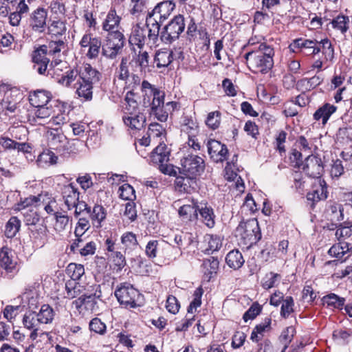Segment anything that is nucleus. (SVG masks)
I'll return each mask as SVG.
<instances>
[{"instance_id": "7c9ffc66", "label": "nucleus", "mask_w": 352, "mask_h": 352, "mask_svg": "<svg viewBox=\"0 0 352 352\" xmlns=\"http://www.w3.org/2000/svg\"><path fill=\"white\" fill-rule=\"evenodd\" d=\"M170 151L164 143L159 145L151 153V161L155 164L163 166L169 159Z\"/></svg>"}, {"instance_id": "052dcab7", "label": "nucleus", "mask_w": 352, "mask_h": 352, "mask_svg": "<svg viewBox=\"0 0 352 352\" xmlns=\"http://www.w3.org/2000/svg\"><path fill=\"white\" fill-rule=\"evenodd\" d=\"M130 74L128 69V59L122 58L115 73V78L124 82Z\"/></svg>"}, {"instance_id": "bb28decb", "label": "nucleus", "mask_w": 352, "mask_h": 352, "mask_svg": "<svg viewBox=\"0 0 352 352\" xmlns=\"http://www.w3.org/2000/svg\"><path fill=\"white\" fill-rule=\"evenodd\" d=\"M175 8V4L172 1H164L159 3L150 13L159 19L160 21H164L168 19Z\"/></svg>"}, {"instance_id": "5fc2aeb1", "label": "nucleus", "mask_w": 352, "mask_h": 352, "mask_svg": "<svg viewBox=\"0 0 352 352\" xmlns=\"http://www.w3.org/2000/svg\"><path fill=\"white\" fill-rule=\"evenodd\" d=\"M67 273L71 277L70 280L77 282L85 274V268L80 264L70 263L67 267Z\"/></svg>"}, {"instance_id": "e2e57ef3", "label": "nucleus", "mask_w": 352, "mask_h": 352, "mask_svg": "<svg viewBox=\"0 0 352 352\" xmlns=\"http://www.w3.org/2000/svg\"><path fill=\"white\" fill-rule=\"evenodd\" d=\"M78 76V72L77 70L69 69L60 78H58V82L68 87L76 80Z\"/></svg>"}, {"instance_id": "9d476101", "label": "nucleus", "mask_w": 352, "mask_h": 352, "mask_svg": "<svg viewBox=\"0 0 352 352\" xmlns=\"http://www.w3.org/2000/svg\"><path fill=\"white\" fill-rule=\"evenodd\" d=\"M181 170L184 175L197 178L204 170V160L195 155H188L181 160Z\"/></svg>"}, {"instance_id": "1a4fd4ad", "label": "nucleus", "mask_w": 352, "mask_h": 352, "mask_svg": "<svg viewBox=\"0 0 352 352\" xmlns=\"http://www.w3.org/2000/svg\"><path fill=\"white\" fill-rule=\"evenodd\" d=\"M124 41L122 33L108 34L105 43L101 47L102 56L111 59L116 58L124 47Z\"/></svg>"}, {"instance_id": "13d9d810", "label": "nucleus", "mask_w": 352, "mask_h": 352, "mask_svg": "<svg viewBox=\"0 0 352 352\" xmlns=\"http://www.w3.org/2000/svg\"><path fill=\"white\" fill-rule=\"evenodd\" d=\"M121 243L126 250L135 249L138 244L136 235L131 232H126L122 235Z\"/></svg>"}, {"instance_id": "e433bc0d", "label": "nucleus", "mask_w": 352, "mask_h": 352, "mask_svg": "<svg viewBox=\"0 0 352 352\" xmlns=\"http://www.w3.org/2000/svg\"><path fill=\"white\" fill-rule=\"evenodd\" d=\"M154 60L159 68L168 67L173 60V52L166 48L159 50L155 53Z\"/></svg>"}, {"instance_id": "473e14b6", "label": "nucleus", "mask_w": 352, "mask_h": 352, "mask_svg": "<svg viewBox=\"0 0 352 352\" xmlns=\"http://www.w3.org/2000/svg\"><path fill=\"white\" fill-rule=\"evenodd\" d=\"M140 110L141 109L137 101V96L134 91L133 90L127 91L124 97V102L122 105L123 115H131L132 112Z\"/></svg>"}, {"instance_id": "412c9836", "label": "nucleus", "mask_w": 352, "mask_h": 352, "mask_svg": "<svg viewBox=\"0 0 352 352\" xmlns=\"http://www.w3.org/2000/svg\"><path fill=\"white\" fill-rule=\"evenodd\" d=\"M344 208L342 204L338 203H331L327 207L324 212L327 220L331 221L332 225L336 228L342 224L340 221L344 219Z\"/></svg>"}, {"instance_id": "338daca9", "label": "nucleus", "mask_w": 352, "mask_h": 352, "mask_svg": "<svg viewBox=\"0 0 352 352\" xmlns=\"http://www.w3.org/2000/svg\"><path fill=\"white\" fill-rule=\"evenodd\" d=\"M294 299L292 296L285 298L280 309V316L285 318H287L294 311Z\"/></svg>"}, {"instance_id": "423d86ee", "label": "nucleus", "mask_w": 352, "mask_h": 352, "mask_svg": "<svg viewBox=\"0 0 352 352\" xmlns=\"http://www.w3.org/2000/svg\"><path fill=\"white\" fill-rule=\"evenodd\" d=\"M0 93H3V98L0 102V111L6 113L15 112L23 99V93L18 88L7 85L0 86Z\"/></svg>"}, {"instance_id": "69168bd1", "label": "nucleus", "mask_w": 352, "mask_h": 352, "mask_svg": "<svg viewBox=\"0 0 352 352\" xmlns=\"http://www.w3.org/2000/svg\"><path fill=\"white\" fill-rule=\"evenodd\" d=\"M221 123V113L218 111H212L208 113L206 124L211 129H217Z\"/></svg>"}, {"instance_id": "2eb2a0df", "label": "nucleus", "mask_w": 352, "mask_h": 352, "mask_svg": "<svg viewBox=\"0 0 352 352\" xmlns=\"http://www.w3.org/2000/svg\"><path fill=\"white\" fill-rule=\"evenodd\" d=\"M182 132L188 135V144L195 151L199 150L201 146L197 138L199 126L192 120H186L182 126Z\"/></svg>"}, {"instance_id": "6e6d98bb", "label": "nucleus", "mask_w": 352, "mask_h": 352, "mask_svg": "<svg viewBox=\"0 0 352 352\" xmlns=\"http://www.w3.org/2000/svg\"><path fill=\"white\" fill-rule=\"evenodd\" d=\"M79 84L77 88L76 93L79 97L84 98L85 100H89L92 98V89L94 84L89 82H83L78 80Z\"/></svg>"}, {"instance_id": "aec40b11", "label": "nucleus", "mask_w": 352, "mask_h": 352, "mask_svg": "<svg viewBox=\"0 0 352 352\" xmlns=\"http://www.w3.org/2000/svg\"><path fill=\"white\" fill-rule=\"evenodd\" d=\"M289 50L297 52L300 49H306L309 54H317L320 52V47L317 46L316 40L303 39L302 38L294 39L289 45Z\"/></svg>"}, {"instance_id": "0e129e2a", "label": "nucleus", "mask_w": 352, "mask_h": 352, "mask_svg": "<svg viewBox=\"0 0 352 352\" xmlns=\"http://www.w3.org/2000/svg\"><path fill=\"white\" fill-rule=\"evenodd\" d=\"M118 194L124 200H133L135 198V190L129 184L122 185L118 189Z\"/></svg>"}, {"instance_id": "603ef678", "label": "nucleus", "mask_w": 352, "mask_h": 352, "mask_svg": "<svg viewBox=\"0 0 352 352\" xmlns=\"http://www.w3.org/2000/svg\"><path fill=\"white\" fill-rule=\"evenodd\" d=\"M317 46L320 47V52L324 56L327 60L331 61L334 58V50L332 47L331 41L328 38L317 41Z\"/></svg>"}, {"instance_id": "3c124183", "label": "nucleus", "mask_w": 352, "mask_h": 352, "mask_svg": "<svg viewBox=\"0 0 352 352\" xmlns=\"http://www.w3.org/2000/svg\"><path fill=\"white\" fill-rule=\"evenodd\" d=\"M33 310L30 309V311L25 314L23 317V324L28 329L37 328L41 324L38 318L36 316V313Z\"/></svg>"}, {"instance_id": "f704fd0d", "label": "nucleus", "mask_w": 352, "mask_h": 352, "mask_svg": "<svg viewBox=\"0 0 352 352\" xmlns=\"http://www.w3.org/2000/svg\"><path fill=\"white\" fill-rule=\"evenodd\" d=\"M337 107L329 103H326L320 107L314 113V118L315 120L319 121L322 120V123L324 125L329 120L331 116L335 113Z\"/></svg>"}, {"instance_id": "f8f14e48", "label": "nucleus", "mask_w": 352, "mask_h": 352, "mask_svg": "<svg viewBox=\"0 0 352 352\" xmlns=\"http://www.w3.org/2000/svg\"><path fill=\"white\" fill-rule=\"evenodd\" d=\"M164 92H157L152 102L150 103V99H148L146 104L151 106V114L160 122H166L169 114L166 108H164Z\"/></svg>"}, {"instance_id": "c756f323", "label": "nucleus", "mask_w": 352, "mask_h": 352, "mask_svg": "<svg viewBox=\"0 0 352 352\" xmlns=\"http://www.w3.org/2000/svg\"><path fill=\"white\" fill-rule=\"evenodd\" d=\"M146 41L145 30L140 23L133 25L129 41L131 45H135L138 49H142Z\"/></svg>"}, {"instance_id": "680f3d73", "label": "nucleus", "mask_w": 352, "mask_h": 352, "mask_svg": "<svg viewBox=\"0 0 352 352\" xmlns=\"http://www.w3.org/2000/svg\"><path fill=\"white\" fill-rule=\"evenodd\" d=\"M47 45H42L34 51L32 60L34 63H49L50 59L46 56Z\"/></svg>"}, {"instance_id": "864d4df0", "label": "nucleus", "mask_w": 352, "mask_h": 352, "mask_svg": "<svg viewBox=\"0 0 352 352\" xmlns=\"http://www.w3.org/2000/svg\"><path fill=\"white\" fill-rule=\"evenodd\" d=\"M21 227V221L16 217H12L6 226L5 234L8 238L15 236Z\"/></svg>"}, {"instance_id": "79ce46f5", "label": "nucleus", "mask_w": 352, "mask_h": 352, "mask_svg": "<svg viewBox=\"0 0 352 352\" xmlns=\"http://www.w3.org/2000/svg\"><path fill=\"white\" fill-rule=\"evenodd\" d=\"M106 216L107 211L104 207L100 205H95L90 215L93 226L96 228H100Z\"/></svg>"}, {"instance_id": "f3484780", "label": "nucleus", "mask_w": 352, "mask_h": 352, "mask_svg": "<svg viewBox=\"0 0 352 352\" xmlns=\"http://www.w3.org/2000/svg\"><path fill=\"white\" fill-rule=\"evenodd\" d=\"M47 11L43 8H38L30 16V26L33 31L43 33L46 29Z\"/></svg>"}, {"instance_id": "4d7b16f0", "label": "nucleus", "mask_w": 352, "mask_h": 352, "mask_svg": "<svg viewBox=\"0 0 352 352\" xmlns=\"http://www.w3.org/2000/svg\"><path fill=\"white\" fill-rule=\"evenodd\" d=\"M203 293L204 290L201 287H199L195 290L193 300L188 307V314H193L197 311V309L201 306Z\"/></svg>"}, {"instance_id": "5701e85b", "label": "nucleus", "mask_w": 352, "mask_h": 352, "mask_svg": "<svg viewBox=\"0 0 352 352\" xmlns=\"http://www.w3.org/2000/svg\"><path fill=\"white\" fill-rule=\"evenodd\" d=\"M122 120L124 124L131 129L140 130L146 122V116L140 110L131 113V115L124 114Z\"/></svg>"}, {"instance_id": "0eeeda50", "label": "nucleus", "mask_w": 352, "mask_h": 352, "mask_svg": "<svg viewBox=\"0 0 352 352\" xmlns=\"http://www.w3.org/2000/svg\"><path fill=\"white\" fill-rule=\"evenodd\" d=\"M80 52L89 59H96L101 51L102 40L91 32L84 34L79 42Z\"/></svg>"}, {"instance_id": "cd10ccee", "label": "nucleus", "mask_w": 352, "mask_h": 352, "mask_svg": "<svg viewBox=\"0 0 352 352\" xmlns=\"http://www.w3.org/2000/svg\"><path fill=\"white\" fill-rule=\"evenodd\" d=\"M159 19L153 16L151 13H148L146 19V25L148 28V38L153 44H155L158 41L160 34V23Z\"/></svg>"}, {"instance_id": "20e7f679", "label": "nucleus", "mask_w": 352, "mask_h": 352, "mask_svg": "<svg viewBox=\"0 0 352 352\" xmlns=\"http://www.w3.org/2000/svg\"><path fill=\"white\" fill-rule=\"evenodd\" d=\"M235 236L240 243L250 246L261 238L257 220L254 218L241 222L235 230Z\"/></svg>"}, {"instance_id": "de8ad7c7", "label": "nucleus", "mask_w": 352, "mask_h": 352, "mask_svg": "<svg viewBox=\"0 0 352 352\" xmlns=\"http://www.w3.org/2000/svg\"><path fill=\"white\" fill-rule=\"evenodd\" d=\"M36 316L38 318L41 324H48L53 320L54 312L49 305H43L38 313L36 314Z\"/></svg>"}, {"instance_id": "7ed1b4c3", "label": "nucleus", "mask_w": 352, "mask_h": 352, "mask_svg": "<svg viewBox=\"0 0 352 352\" xmlns=\"http://www.w3.org/2000/svg\"><path fill=\"white\" fill-rule=\"evenodd\" d=\"M18 300H20V305H6L2 311L3 318L10 322H12L19 313L22 311L23 308L34 309L38 305V294L34 288H26L25 292L18 297Z\"/></svg>"}, {"instance_id": "c85d7f7f", "label": "nucleus", "mask_w": 352, "mask_h": 352, "mask_svg": "<svg viewBox=\"0 0 352 352\" xmlns=\"http://www.w3.org/2000/svg\"><path fill=\"white\" fill-rule=\"evenodd\" d=\"M198 213L201 217V221L208 228H212L215 224V215L211 206L207 203H199Z\"/></svg>"}, {"instance_id": "09e8293b", "label": "nucleus", "mask_w": 352, "mask_h": 352, "mask_svg": "<svg viewBox=\"0 0 352 352\" xmlns=\"http://www.w3.org/2000/svg\"><path fill=\"white\" fill-rule=\"evenodd\" d=\"M195 179L196 178L185 175V177H177L175 183L177 186L181 188L180 190L190 192L191 189H194L196 186Z\"/></svg>"}, {"instance_id": "a878e982", "label": "nucleus", "mask_w": 352, "mask_h": 352, "mask_svg": "<svg viewBox=\"0 0 352 352\" xmlns=\"http://www.w3.org/2000/svg\"><path fill=\"white\" fill-rule=\"evenodd\" d=\"M51 99V93L43 89L34 91L29 95L30 103L34 108L48 105Z\"/></svg>"}, {"instance_id": "c9c22d12", "label": "nucleus", "mask_w": 352, "mask_h": 352, "mask_svg": "<svg viewBox=\"0 0 352 352\" xmlns=\"http://www.w3.org/2000/svg\"><path fill=\"white\" fill-rule=\"evenodd\" d=\"M67 26L65 21L60 19L52 20L47 26V33L52 38H58L65 35Z\"/></svg>"}, {"instance_id": "6e6552de", "label": "nucleus", "mask_w": 352, "mask_h": 352, "mask_svg": "<svg viewBox=\"0 0 352 352\" xmlns=\"http://www.w3.org/2000/svg\"><path fill=\"white\" fill-rule=\"evenodd\" d=\"M184 17L178 14L166 25L161 32L160 38L165 43H171L177 40L185 29Z\"/></svg>"}, {"instance_id": "c03bdc74", "label": "nucleus", "mask_w": 352, "mask_h": 352, "mask_svg": "<svg viewBox=\"0 0 352 352\" xmlns=\"http://www.w3.org/2000/svg\"><path fill=\"white\" fill-rule=\"evenodd\" d=\"M327 197V192L321 182L320 181L319 185L315 186L312 191L307 195V198L309 201L313 202H318L320 200H324Z\"/></svg>"}, {"instance_id": "4468645a", "label": "nucleus", "mask_w": 352, "mask_h": 352, "mask_svg": "<svg viewBox=\"0 0 352 352\" xmlns=\"http://www.w3.org/2000/svg\"><path fill=\"white\" fill-rule=\"evenodd\" d=\"M17 261L13 251L3 246L0 249V268L3 270L6 274H13L16 269Z\"/></svg>"}, {"instance_id": "b1692460", "label": "nucleus", "mask_w": 352, "mask_h": 352, "mask_svg": "<svg viewBox=\"0 0 352 352\" xmlns=\"http://www.w3.org/2000/svg\"><path fill=\"white\" fill-rule=\"evenodd\" d=\"M79 81L96 84L99 82L100 73L93 68L89 64H84L78 72Z\"/></svg>"}, {"instance_id": "6ab92c4d", "label": "nucleus", "mask_w": 352, "mask_h": 352, "mask_svg": "<svg viewBox=\"0 0 352 352\" xmlns=\"http://www.w3.org/2000/svg\"><path fill=\"white\" fill-rule=\"evenodd\" d=\"M58 127L50 129L47 131L46 136L49 146L60 153L64 144L67 142V138L62 131L58 130Z\"/></svg>"}, {"instance_id": "a18cd8bd", "label": "nucleus", "mask_w": 352, "mask_h": 352, "mask_svg": "<svg viewBox=\"0 0 352 352\" xmlns=\"http://www.w3.org/2000/svg\"><path fill=\"white\" fill-rule=\"evenodd\" d=\"M57 159L58 157L52 151L45 150L38 156L36 162L39 166L46 167L55 164L57 162Z\"/></svg>"}, {"instance_id": "ddd939ff", "label": "nucleus", "mask_w": 352, "mask_h": 352, "mask_svg": "<svg viewBox=\"0 0 352 352\" xmlns=\"http://www.w3.org/2000/svg\"><path fill=\"white\" fill-rule=\"evenodd\" d=\"M198 210L199 202L191 199L179 207L178 214L183 222H195L198 219Z\"/></svg>"}, {"instance_id": "f03ea898", "label": "nucleus", "mask_w": 352, "mask_h": 352, "mask_svg": "<svg viewBox=\"0 0 352 352\" xmlns=\"http://www.w3.org/2000/svg\"><path fill=\"white\" fill-rule=\"evenodd\" d=\"M274 48L266 44L261 43L257 50H252L245 55L248 67L254 73L266 74L274 65Z\"/></svg>"}, {"instance_id": "4be33fe9", "label": "nucleus", "mask_w": 352, "mask_h": 352, "mask_svg": "<svg viewBox=\"0 0 352 352\" xmlns=\"http://www.w3.org/2000/svg\"><path fill=\"white\" fill-rule=\"evenodd\" d=\"M302 170L311 177H320L323 170L320 159L311 155H308L302 166Z\"/></svg>"}, {"instance_id": "72a5a7b5", "label": "nucleus", "mask_w": 352, "mask_h": 352, "mask_svg": "<svg viewBox=\"0 0 352 352\" xmlns=\"http://www.w3.org/2000/svg\"><path fill=\"white\" fill-rule=\"evenodd\" d=\"M219 262L217 258L210 257L204 261L202 271L205 279L209 281L214 275L217 274L219 270Z\"/></svg>"}, {"instance_id": "a211bd4d", "label": "nucleus", "mask_w": 352, "mask_h": 352, "mask_svg": "<svg viewBox=\"0 0 352 352\" xmlns=\"http://www.w3.org/2000/svg\"><path fill=\"white\" fill-rule=\"evenodd\" d=\"M208 151L210 157L216 162L226 160L228 148L225 144L215 140H210L207 143Z\"/></svg>"}, {"instance_id": "393cba45", "label": "nucleus", "mask_w": 352, "mask_h": 352, "mask_svg": "<svg viewBox=\"0 0 352 352\" xmlns=\"http://www.w3.org/2000/svg\"><path fill=\"white\" fill-rule=\"evenodd\" d=\"M62 196L68 210L73 209L79 200L78 189L72 184L65 185L62 188Z\"/></svg>"}, {"instance_id": "ea45409f", "label": "nucleus", "mask_w": 352, "mask_h": 352, "mask_svg": "<svg viewBox=\"0 0 352 352\" xmlns=\"http://www.w3.org/2000/svg\"><path fill=\"white\" fill-rule=\"evenodd\" d=\"M85 290L86 289L84 286L74 280H69L65 283V297L69 299L76 298Z\"/></svg>"}, {"instance_id": "bf43d9fd", "label": "nucleus", "mask_w": 352, "mask_h": 352, "mask_svg": "<svg viewBox=\"0 0 352 352\" xmlns=\"http://www.w3.org/2000/svg\"><path fill=\"white\" fill-rule=\"evenodd\" d=\"M280 276L278 274L270 272L267 274L262 279V287L265 289H271L276 286L280 280Z\"/></svg>"}, {"instance_id": "f257e3e1", "label": "nucleus", "mask_w": 352, "mask_h": 352, "mask_svg": "<svg viewBox=\"0 0 352 352\" xmlns=\"http://www.w3.org/2000/svg\"><path fill=\"white\" fill-rule=\"evenodd\" d=\"M67 109L66 103L56 100L53 104L36 107L29 120L34 125L49 124L51 126H61L69 120Z\"/></svg>"}, {"instance_id": "39448f33", "label": "nucleus", "mask_w": 352, "mask_h": 352, "mask_svg": "<svg viewBox=\"0 0 352 352\" xmlns=\"http://www.w3.org/2000/svg\"><path fill=\"white\" fill-rule=\"evenodd\" d=\"M29 207L43 208L47 214H53L57 209V203L54 197L47 192H42L36 196L32 195L18 204L16 210H25Z\"/></svg>"}, {"instance_id": "58836bf2", "label": "nucleus", "mask_w": 352, "mask_h": 352, "mask_svg": "<svg viewBox=\"0 0 352 352\" xmlns=\"http://www.w3.org/2000/svg\"><path fill=\"white\" fill-rule=\"evenodd\" d=\"M226 262L230 268L238 270L243 266L245 260L238 250H233L228 253Z\"/></svg>"}, {"instance_id": "9b49d317", "label": "nucleus", "mask_w": 352, "mask_h": 352, "mask_svg": "<svg viewBox=\"0 0 352 352\" xmlns=\"http://www.w3.org/2000/svg\"><path fill=\"white\" fill-rule=\"evenodd\" d=\"M115 296L121 305L134 308L140 295L131 285L124 283L115 291Z\"/></svg>"}, {"instance_id": "a19ab883", "label": "nucleus", "mask_w": 352, "mask_h": 352, "mask_svg": "<svg viewBox=\"0 0 352 352\" xmlns=\"http://www.w3.org/2000/svg\"><path fill=\"white\" fill-rule=\"evenodd\" d=\"M322 301L323 305L327 306L329 309H342L344 305L345 299L332 293L324 296L322 298Z\"/></svg>"}, {"instance_id": "4c0bfd02", "label": "nucleus", "mask_w": 352, "mask_h": 352, "mask_svg": "<svg viewBox=\"0 0 352 352\" xmlns=\"http://www.w3.org/2000/svg\"><path fill=\"white\" fill-rule=\"evenodd\" d=\"M272 320L270 318H265L260 324H257L253 329L250 339L253 342H258L262 339L264 333L269 331L271 329Z\"/></svg>"}, {"instance_id": "37998d69", "label": "nucleus", "mask_w": 352, "mask_h": 352, "mask_svg": "<svg viewBox=\"0 0 352 352\" xmlns=\"http://www.w3.org/2000/svg\"><path fill=\"white\" fill-rule=\"evenodd\" d=\"M165 245L166 246V244L164 241L151 240L146 245V255L150 258H154L157 256L158 251L160 249H164ZM167 248L170 249L168 245H167Z\"/></svg>"}, {"instance_id": "49530a36", "label": "nucleus", "mask_w": 352, "mask_h": 352, "mask_svg": "<svg viewBox=\"0 0 352 352\" xmlns=\"http://www.w3.org/2000/svg\"><path fill=\"white\" fill-rule=\"evenodd\" d=\"M222 238L216 234H206L205 242L208 244L206 251L208 254L213 253L220 250L222 246Z\"/></svg>"}, {"instance_id": "2f4dec72", "label": "nucleus", "mask_w": 352, "mask_h": 352, "mask_svg": "<svg viewBox=\"0 0 352 352\" xmlns=\"http://www.w3.org/2000/svg\"><path fill=\"white\" fill-rule=\"evenodd\" d=\"M89 223L87 219L80 218L78 220L74 232L76 239L71 244V250L75 251L76 248L80 246V243L83 241L82 236L85 234V232L89 230Z\"/></svg>"}, {"instance_id": "8fccbe9b", "label": "nucleus", "mask_w": 352, "mask_h": 352, "mask_svg": "<svg viewBox=\"0 0 352 352\" xmlns=\"http://www.w3.org/2000/svg\"><path fill=\"white\" fill-rule=\"evenodd\" d=\"M84 146L83 142L78 139H74L70 141L67 140V142L64 144L60 153L63 154L77 153L82 149Z\"/></svg>"}, {"instance_id": "774afa93", "label": "nucleus", "mask_w": 352, "mask_h": 352, "mask_svg": "<svg viewBox=\"0 0 352 352\" xmlns=\"http://www.w3.org/2000/svg\"><path fill=\"white\" fill-rule=\"evenodd\" d=\"M348 250L349 248L346 243H340L333 245L328 252L331 256L341 259Z\"/></svg>"}, {"instance_id": "dca6fc26", "label": "nucleus", "mask_w": 352, "mask_h": 352, "mask_svg": "<svg viewBox=\"0 0 352 352\" xmlns=\"http://www.w3.org/2000/svg\"><path fill=\"white\" fill-rule=\"evenodd\" d=\"M117 8L111 6L110 10L107 14V16L102 22V30L108 32V34L113 33H122L120 31V20L121 18L116 13Z\"/></svg>"}]
</instances>
